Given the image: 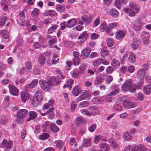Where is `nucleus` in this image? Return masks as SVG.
Here are the masks:
<instances>
[{"label":"nucleus","instance_id":"f257e3e1","mask_svg":"<svg viewBox=\"0 0 151 151\" xmlns=\"http://www.w3.org/2000/svg\"><path fill=\"white\" fill-rule=\"evenodd\" d=\"M122 90L124 92H126L130 90L131 92H133L135 91V88L134 86L132 85V81L130 79H128L125 81L122 85Z\"/></svg>","mask_w":151,"mask_h":151},{"label":"nucleus","instance_id":"f03ea898","mask_svg":"<svg viewBox=\"0 0 151 151\" xmlns=\"http://www.w3.org/2000/svg\"><path fill=\"white\" fill-rule=\"evenodd\" d=\"M42 95L40 91L36 92L32 100V105L34 107H37L42 99Z\"/></svg>","mask_w":151,"mask_h":151},{"label":"nucleus","instance_id":"7ed1b4c3","mask_svg":"<svg viewBox=\"0 0 151 151\" xmlns=\"http://www.w3.org/2000/svg\"><path fill=\"white\" fill-rule=\"evenodd\" d=\"M39 83L42 89L45 91H48L51 89V86L49 82L41 80L39 81Z\"/></svg>","mask_w":151,"mask_h":151},{"label":"nucleus","instance_id":"20e7f679","mask_svg":"<svg viewBox=\"0 0 151 151\" xmlns=\"http://www.w3.org/2000/svg\"><path fill=\"white\" fill-rule=\"evenodd\" d=\"M88 37V34L86 31H85L81 34L78 37V44L81 45L82 44Z\"/></svg>","mask_w":151,"mask_h":151},{"label":"nucleus","instance_id":"39448f33","mask_svg":"<svg viewBox=\"0 0 151 151\" xmlns=\"http://www.w3.org/2000/svg\"><path fill=\"white\" fill-rule=\"evenodd\" d=\"M129 7L130 9L129 15L131 17L134 16L139 11L138 8L135 4L132 3H130Z\"/></svg>","mask_w":151,"mask_h":151},{"label":"nucleus","instance_id":"423d86ee","mask_svg":"<svg viewBox=\"0 0 151 151\" xmlns=\"http://www.w3.org/2000/svg\"><path fill=\"white\" fill-rule=\"evenodd\" d=\"M91 98L90 94L86 91L82 93L78 97L77 99V102H79L84 99L89 100Z\"/></svg>","mask_w":151,"mask_h":151},{"label":"nucleus","instance_id":"0eeeda50","mask_svg":"<svg viewBox=\"0 0 151 151\" xmlns=\"http://www.w3.org/2000/svg\"><path fill=\"white\" fill-rule=\"evenodd\" d=\"M12 145V141H7L6 139H4L1 144L0 145V147L5 148L6 151H9Z\"/></svg>","mask_w":151,"mask_h":151},{"label":"nucleus","instance_id":"6e6552de","mask_svg":"<svg viewBox=\"0 0 151 151\" xmlns=\"http://www.w3.org/2000/svg\"><path fill=\"white\" fill-rule=\"evenodd\" d=\"M91 48L88 47H86L83 49L81 54V58L83 59L86 58L89 56L91 52Z\"/></svg>","mask_w":151,"mask_h":151},{"label":"nucleus","instance_id":"1a4fd4ad","mask_svg":"<svg viewBox=\"0 0 151 151\" xmlns=\"http://www.w3.org/2000/svg\"><path fill=\"white\" fill-rule=\"evenodd\" d=\"M28 111L26 109H21L17 111V116L18 118H22L27 115Z\"/></svg>","mask_w":151,"mask_h":151},{"label":"nucleus","instance_id":"9d476101","mask_svg":"<svg viewBox=\"0 0 151 151\" xmlns=\"http://www.w3.org/2000/svg\"><path fill=\"white\" fill-rule=\"evenodd\" d=\"M126 33L124 30H121L117 31L116 33V37L117 39L122 40L125 36Z\"/></svg>","mask_w":151,"mask_h":151},{"label":"nucleus","instance_id":"9b49d317","mask_svg":"<svg viewBox=\"0 0 151 151\" xmlns=\"http://www.w3.org/2000/svg\"><path fill=\"white\" fill-rule=\"evenodd\" d=\"M8 86L11 94L14 96H17L19 93L17 88L11 84H9Z\"/></svg>","mask_w":151,"mask_h":151},{"label":"nucleus","instance_id":"f8f14e48","mask_svg":"<svg viewBox=\"0 0 151 151\" xmlns=\"http://www.w3.org/2000/svg\"><path fill=\"white\" fill-rule=\"evenodd\" d=\"M149 33L146 32H143L141 34V37L142 39L143 40L145 43L146 44L149 43L148 40L149 39Z\"/></svg>","mask_w":151,"mask_h":151},{"label":"nucleus","instance_id":"ddd939ff","mask_svg":"<svg viewBox=\"0 0 151 151\" xmlns=\"http://www.w3.org/2000/svg\"><path fill=\"white\" fill-rule=\"evenodd\" d=\"M123 104L124 106L127 109L133 108L135 106L134 103L130 102L129 100H125L123 102Z\"/></svg>","mask_w":151,"mask_h":151},{"label":"nucleus","instance_id":"4468645a","mask_svg":"<svg viewBox=\"0 0 151 151\" xmlns=\"http://www.w3.org/2000/svg\"><path fill=\"white\" fill-rule=\"evenodd\" d=\"M20 95L22 101L24 103H25L29 98V94L27 92H22L20 93Z\"/></svg>","mask_w":151,"mask_h":151},{"label":"nucleus","instance_id":"2eb2a0df","mask_svg":"<svg viewBox=\"0 0 151 151\" xmlns=\"http://www.w3.org/2000/svg\"><path fill=\"white\" fill-rule=\"evenodd\" d=\"M83 142L82 145L80 147V149L81 148V147L83 146L85 147H89L91 146V139L89 138L86 139L85 138L83 139Z\"/></svg>","mask_w":151,"mask_h":151},{"label":"nucleus","instance_id":"dca6fc26","mask_svg":"<svg viewBox=\"0 0 151 151\" xmlns=\"http://www.w3.org/2000/svg\"><path fill=\"white\" fill-rule=\"evenodd\" d=\"M76 23V20L75 19H70L66 23L67 27L68 28L72 27L75 26Z\"/></svg>","mask_w":151,"mask_h":151},{"label":"nucleus","instance_id":"f3484780","mask_svg":"<svg viewBox=\"0 0 151 151\" xmlns=\"http://www.w3.org/2000/svg\"><path fill=\"white\" fill-rule=\"evenodd\" d=\"M38 81L37 80H34L31 83L26 86V87L27 88H32L35 87L38 83Z\"/></svg>","mask_w":151,"mask_h":151},{"label":"nucleus","instance_id":"a211bd4d","mask_svg":"<svg viewBox=\"0 0 151 151\" xmlns=\"http://www.w3.org/2000/svg\"><path fill=\"white\" fill-rule=\"evenodd\" d=\"M28 115L29 118L27 121H29L36 118L37 116V114L35 111H30L29 112Z\"/></svg>","mask_w":151,"mask_h":151},{"label":"nucleus","instance_id":"6ab92c4d","mask_svg":"<svg viewBox=\"0 0 151 151\" xmlns=\"http://www.w3.org/2000/svg\"><path fill=\"white\" fill-rule=\"evenodd\" d=\"M141 42L139 40L134 39L132 43V47L133 49L137 48L139 45L140 44Z\"/></svg>","mask_w":151,"mask_h":151},{"label":"nucleus","instance_id":"aec40b11","mask_svg":"<svg viewBox=\"0 0 151 151\" xmlns=\"http://www.w3.org/2000/svg\"><path fill=\"white\" fill-rule=\"evenodd\" d=\"M142 26V23L141 21H138L137 22H135L133 25V26L134 29L136 31L140 30Z\"/></svg>","mask_w":151,"mask_h":151},{"label":"nucleus","instance_id":"412c9836","mask_svg":"<svg viewBox=\"0 0 151 151\" xmlns=\"http://www.w3.org/2000/svg\"><path fill=\"white\" fill-rule=\"evenodd\" d=\"M138 77L140 80H142L145 76V71L144 70H139L137 72Z\"/></svg>","mask_w":151,"mask_h":151},{"label":"nucleus","instance_id":"4be33fe9","mask_svg":"<svg viewBox=\"0 0 151 151\" xmlns=\"http://www.w3.org/2000/svg\"><path fill=\"white\" fill-rule=\"evenodd\" d=\"M123 139L126 141H129L132 140L131 135L128 132H125L123 136Z\"/></svg>","mask_w":151,"mask_h":151},{"label":"nucleus","instance_id":"5701e85b","mask_svg":"<svg viewBox=\"0 0 151 151\" xmlns=\"http://www.w3.org/2000/svg\"><path fill=\"white\" fill-rule=\"evenodd\" d=\"M143 91L145 94H150L151 93V85L148 84L146 85L144 87Z\"/></svg>","mask_w":151,"mask_h":151},{"label":"nucleus","instance_id":"b1692460","mask_svg":"<svg viewBox=\"0 0 151 151\" xmlns=\"http://www.w3.org/2000/svg\"><path fill=\"white\" fill-rule=\"evenodd\" d=\"M136 58V55L133 53L130 52L128 58L129 61L131 63H133L135 61Z\"/></svg>","mask_w":151,"mask_h":151},{"label":"nucleus","instance_id":"393cba45","mask_svg":"<svg viewBox=\"0 0 151 151\" xmlns=\"http://www.w3.org/2000/svg\"><path fill=\"white\" fill-rule=\"evenodd\" d=\"M53 109H54L53 108H50L47 111L48 117L50 119H52L54 117V114Z\"/></svg>","mask_w":151,"mask_h":151},{"label":"nucleus","instance_id":"a878e982","mask_svg":"<svg viewBox=\"0 0 151 151\" xmlns=\"http://www.w3.org/2000/svg\"><path fill=\"white\" fill-rule=\"evenodd\" d=\"M91 101L94 104H97L101 103L103 102V100L100 98L95 97L92 99Z\"/></svg>","mask_w":151,"mask_h":151},{"label":"nucleus","instance_id":"bb28decb","mask_svg":"<svg viewBox=\"0 0 151 151\" xmlns=\"http://www.w3.org/2000/svg\"><path fill=\"white\" fill-rule=\"evenodd\" d=\"M104 78L103 76H99L95 80L94 84L95 85H99L101 84Z\"/></svg>","mask_w":151,"mask_h":151},{"label":"nucleus","instance_id":"cd10ccee","mask_svg":"<svg viewBox=\"0 0 151 151\" xmlns=\"http://www.w3.org/2000/svg\"><path fill=\"white\" fill-rule=\"evenodd\" d=\"M99 147L100 148L103 149L105 151H108L110 149L109 145L106 143H101L99 145Z\"/></svg>","mask_w":151,"mask_h":151},{"label":"nucleus","instance_id":"c85d7f7f","mask_svg":"<svg viewBox=\"0 0 151 151\" xmlns=\"http://www.w3.org/2000/svg\"><path fill=\"white\" fill-rule=\"evenodd\" d=\"M108 142L109 143L111 144V145L113 148H116L118 147V144L114 141L113 138H110Z\"/></svg>","mask_w":151,"mask_h":151},{"label":"nucleus","instance_id":"c756f323","mask_svg":"<svg viewBox=\"0 0 151 151\" xmlns=\"http://www.w3.org/2000/svg\"><path fill=\"white\" fill-rule=\"evenodd\" d=\"M81 92L80 88L78 86H76L73 89L72 91L73 95L75 96L78 95Z\"/></svg>","mask_w":151,"mask_h":151},{"label":"nucleus","instance_id":"7c9ffc66","mask_svg":"<svg viewBox=\"0 0 151 151\" xmlns=\"http://www.w3.org/2000/svg\"><path fill=\"white\" fill-rule=\"evenodd\" d=\"M111 64L114 68H117L119 66L120 63L118 61L115 60V59H113Z\"/></svg>","mask_w":151,"mask_h":151},{"label":"nucleus","instance_id":"2f4dec72","mask_svg":"<svg viewBox=\"0 0 151 151\" xmlns=\"http://www.w3.org/2000/svg\"><path fill=\"white\" fill-rule=\"evenodd\" d=\"M101 54L102 56L105 57L109 55V51L106 48L104 47L101 50Z\"/></svg>","mask_w":151,"mask_h":151},{"label":"nucleus","instance_id":"473e14b6","mask_svg":"<svg viewBox=\"0 0 151 151\" xmlns=\"http://www.w3.org/2000/svg\"><path fill=\"white\" fill-rule=\"evenodd\" d=\"M110 14L111 16L114 17H116L118 16L119 13L116 9L112 8L110 11Z\"/></svg>","mask_w":151,"mask_h":151},{"label":"nucleus","instance_id":"72a5a7b5","mask_svg":"<svg viewBox=\"0 0 151 151\" xmlns=\"http://www.w3.org/2000/svg\"><path fill=\"white\" fill-rule=\"evenodd\" d=\"M45 57L42 55H40L38 60L39 63L42 65H43L45 63Z\"/></svg>","mask_w":151,"mask_h":151},{"label":"nucleus","instance_id":"f704fd0d","mask_svg":"<svg viewBox=\"0 0 151 151\" xmlns=\"http://www.w3.org/2000/svg\"><path fill=\"white\" fill-rule=\"evenodd\" d=\"M106 27L107 24L105 22H103L101 23L100 26V29L101 32H104Z\"/></svg>","mask_w":151,"mask_h":151},{"label":"nucleus","instance_id":"c9c22d12","mask_svg":"<svg viewBox=\"0 0 151 151\" xmlns=\"http://www.w3.org/2000/svg\"><path fill=\"white\" fill-rule=\"evenodd\" d=\"M57 40V39L56 38L52 39L48 41V44L51 47H54V44L56 42Z\"/></svg>","mask_w":151,"mask_h":151},{"label":"nucleus","instance_id":"e433bc0d","mask_svg":"<svg viewBox=\"0 0 151 151\" xmlns=\"http://www.w3.org/2000/svg\"><path fill=\"white\" fill-rule=\"evenodd\" d=\"M143 81L142 80H141L138 82L136 84L133 85V86H134V88H135L136 90V89H139L143 85Z\"/></svg>","mask_w":151,"mask_h":151},{"label":"nucleus","instance_id":"4c0bfd02","mask_svg":"<svg viewBox=\"0 0 151 151\" xmlns=\"http://www.w3.org/2000/svg\"><path fill=\"white\" fill-rule=\"evenodd\" d=\"M89 105V102L87 101H84L81 102L78 105V106L80 108L85 107Z\"/></svg>","mask_w":151,"mask_h":151},{"label":"nucleus","instance_id":"58836bf2","mask_svg":"<svg viewBox=\"0 0 151 151\" xmlns=\"http://www.w3.org/2000/svg\"><path fill=\"white\" fill-rule=\"evenodd\" d=\"M81 74V73L79 71H74L72 73V76L74 78H77L80 77Z\"/></svg>","mask_w":151,"mask_h":151},{"label":"nucleus","instance_id":"ea45409f","mask_svg":"<svg viewBox=\"0 0 151 151\" xmlns=\"http://www.w3.org/2000/svg\"><path fill=\"white\" fill-rule=\"evenodd\" d=\"M87 66L85 64H82L79 67V69L80 70L79 72L81 74L83 73L86 68Z\"/></svg>","mask_w":151,"mask_h":151},{"label":"nucleus","instance_id":"a19ab883","mask_svg":"<svg viewBox=\"0 0 151 151\" xmlns=\"http://www.w3.org/2000/svg\"><path fill=\"white\" fill-rule=\"evenodd\" d=\"M8 18L6 17H3L0 19V25L3 26L7 20Z\"/></svg>","mask_w":151,"mask_h":151},{"label":"nucleus","instance_id":"79ce46f5","mask_svg":"<svg viewBox=\"0 0 151 151\" xmlns=\"http://www.w3.org/2000/svg\"><path fill=\"white\" fill-rule=\"evenodd\" d=\"M97 109V107L96 106H91L88 107V109L90 111V113L91 114L94 115V111L95 110H96Z\"/></svg>","mask_w":151,"mask_h":151},{"label":"nucleus","instance_id":"37998d69","mask_svg":"<svg viewBox=\"0 0 151 151\" xmlns=\"http://www.w3.org/2000/svg\"><path fill=\"white\" fill-rule=\"evenodd\" d=\"M7 121V118L4 116L2 115L0 117V123L4 124Z\"/></svg>","mask_w":151,"mask_h":151},{"label":"nucleus","instance_id":"c03bdc74","mask_svg":"<svg viewBox=\"0 0 151 151\" xmlns=\"http://www.w3.org/2000/svg\"><path fill=\"white\" fill-rule=\"evenodd\" d=\"M56 9L59 12L63 13L65 11V9L64 7L61 5H58L56 6Z\"/></svg>","mask_w":151,"mask_h":151},{"label":"nucleus","instance_id":"a18cd8bd","mask_svg":"<svg viewBox=\"0 0 151 151\" xmlns=\"http://www.w3.org/2000/svg\"><path fill=\"white\" fill-rule=\"evenodd\" d=\"M1 33L2 36L5 39H7L9 37V35L6 30H1Z\"/></svg>","mask_w":151,"mask_h":151},{"label":"nucleus","instance_id":"49530a36","mask_svg":"<svg viewBox=\"0 0 151 151\" xmlns=\"http://www.w3.org/2000/svg\"><path fill=\"white\" fill-rule=\"evenodd\" d=\"M64 45L67 47H72L74 45V43L71 41H66L64 42Z\"/></svg>","mask_w":151,"mask_h":151},{"label":"nucleus","instance_id":"de8ad7c7","mask_svg":"<svg viewBox=\"0 0 151 151\" xmlns=\"http://www.w3.org/2000/svg\"><path fill=\"white\" fill-rule=\"evenodd\" d=\"M49 136V135L47 133H44L39 136V139L41 140H44L47 139Z\"/></svg>","mask_w":151,"mask_h":151},{"label":"nucleus","instance_id":"09e8293b","mask_svg":"<svg viewBox=\"0 0 151 151\" xmlns=\"http://www.w3.org/2000/svg\"><path fill=\"white\" fill-rule=\"evenodd\" d=\"M26 81L25 78L17 79L15 81V83L17 85H19V84L22 83Z\"/></svg>","mask_w":151,"mask_h":151},{"label":"nucleus","instance_id":"8fccbe9b","mask_svg":"<svg viewBox=\"0 0 151 151\" xmlns=\"http://www.w3.org/2000/svg\"><path fill=\"white\" fill-rule=\"evenodd\" d=\"M74 83V81L73 79H69L67 81L68 88L69 89H70L72 86V85Z\"/></svg>","mask_w":151,"mask_h":151},{"label":"nucleus","instance_id":"3c124183","mask_svg":"<svg viewBox=\"0 0 151 151\" xmlns=\"http://www.w3.org/2000/svg\"><path fill=\"white\" fill-rule=\"evenodd\" d=\"M106 42L108 46L109 47L112 46L114 44L113 40L111 38H108L106 40Z\"/></svg>","mask_w":151,"mask_h":151},{"label":"nucleus","instance_id":"603ef678","mask_svg":"<svg viewBox=\"0 0 151 151\" xmlns=\"http://www.w3.org/2000/svg\"><path fill=\"white\" fill-rule=\"evenodd\" d=\"M122 4L120 0H116L114 2V5L116 8L119 9L121 8V5Z\"/></svg>","mask_w":151,"mask_h":151},{"label":"nucleus","instance_id":"864d4df0","mask_svg":"<svg viewBox=\"0 0 151 151\" xmlns=\"http://www.w3.org/2000/svg\"><path fill=\"white\" fill-rule=\"evenodd\" d=\"M50 128L52 131L55 133L57 132L59 130L58 127L57 126L55 125L54 124H52Z\"/></svg>","mask_w":151,"mask_h":151},{"label":"nucleus","instance_id":"5fc2aeb1","mask_svg":"<svg viewBox=\"0 0 151 151\" xmlns=\"http://www.w3.org/2000/svg\"><path fill=\"white\" fill-rule=\"evenodd\" d=\"M57 147L61 148L63 146V142L61 140H57L55 141Z\"/></svg>","mask_w":151,"mask_h":151},{"label":"nucleus","instance_id":"6e6d98bb","mask_svg":"<svg viewBox=\"0 0 151 151\" xmlns=\"http://www.w3.org/2000/svg\"><path fill=\"white\" fill-rule=\"evenodd\" d=\"M114 110L116 111H120L122 109V107L119 104H116L114 107Z\"/></svg>","mask_w":151,"mask_h":151},{"label":"nucleus","instance_id":"4d7b16f0","mask_svg":"<svg viewBox=\"0 0 151 151\" xmlns=\"http://www.w3.org/2000/svg\"><path fill=\"white\" fill-rule=\"evenodd\" d=\"M101 139L100 135H98L95 137L93 139V142L95 144H97Z\"/></svg>","mask_w":151,"mask_h":151},{"label":"nucleus","instance_id":"13d9d810","mask_svg":"<svg viewBox=\"0 0 151 151\" xmlns=\"http://www.w3.org/2000/svg\"><path fill=\"white\" fill-rule=\"evenodd\" d=\"M137 98L140 101H142L144 99V96L142 93L139 92L137 95Z\"/></svg>","mask_w":151,"mask_h":151},{"label":"nucleus","instance_id":"bf43d9fd","mask_svg":"<svg viewBox=\"0 0 151 151\" xmlns=\"http://www.w3.org/2000/svg\"><path fill=\"white\" fill-rule=\"evenodd\" d=\"M26 66L27 70H30L32 68V65L30 61H27L25 63Z\"/></svg>","mask_w":151,"mask_h":151},{"label":"nucleus","instance_id":"052dcab7","mask_svg":"<svg viewBox=\"0 0 151 151\" xmlns=\"http://www.w3.org/2000/svg\"><path fill=\"white\" fill-rule=\"evenodd\" d=\"M138 147L139 151H147V147L144 145H139Z\"/></svg>","mask_w":151,"mask_h":151},{"label":"nucleus","instance_id":"680f3d73","mask_svg":"<svg viewBox=\"0 0 151 151\" xmlns=\"http://www.w3.org/2000/svg\"><path fill=\"white\" fill-rule=\"evenodd\" d=\"M101 62V59H97L93 62V64L95 66H98Z\"/></svg>","mask_w":151,"mask_h":151},{"label":"nucleus","instance_id":"e2e57ef3","mask_svg":"<svg viewBox=\"0 0 151 151\" xmlns=\"http://www.w3.org/2000/svg\"><path fill=\"white\" fill-rule=\"evenodd\" d=\"M119 89L116 88L113 91L111 92L109 94L110 96L112 95H115L119 93Z\"/></svg>","mask_w":151,"mask_h":151},{"label":"nucleus","instance_id":"0e129e2a","mask_svg":"<svg viewBox=\"0 0 151 151\" xmlns=\"http://www.w3.org/2000/svg\"><path fill=\"white\" fill-rule=\"evenodd\" d=\"M96 125L95 124H93L88 128L89 131L91 132H93L95 129Z\"/></svg>","mask_w":151,"mask_h":151},{"label":"nucleus","instance_id":"69168bd1","mask_svg":"<svg viewBox=\"0 0 151 151\" xmlns=\"http://www.w3.org/2000/svg\"><path fill=\"white\" fill-rule=\"evenodd\" d=\"M60 29L62 30H64L67 27V23L65 22H63L60 23Z\"/></svg>","mask_w":151,"mask_h":151},{"label":"nucleus","instance_id":"338daca9","mask_svg":"<svg viewBox=\"0 0 151 151\" xmlns=\"http://www.w3.org/2000/svg\"><path fill=\"white\" fill-rule=\"evenodd\" d=\"M81 113L83 115L90 116L91 114V113H90V112L88 111L86 109L82 110L81 111Z\"/></svg>","mask_w":151,"mask_h":151},{"label":"nucleus","instance_id":"774afa93","mask_svg":"<svg viewBox=\"0 0 151 151\" xmlns=\"http://www.w3.org/2000/svg\"><path fill=\"white\" fill-rule=\"evenodd\" d=\"M114 70L111 66H108L106 68V72L108 74H111L113 71Z\"/></svg>","mask_w":151,"mask_h":151}]
</instances>
